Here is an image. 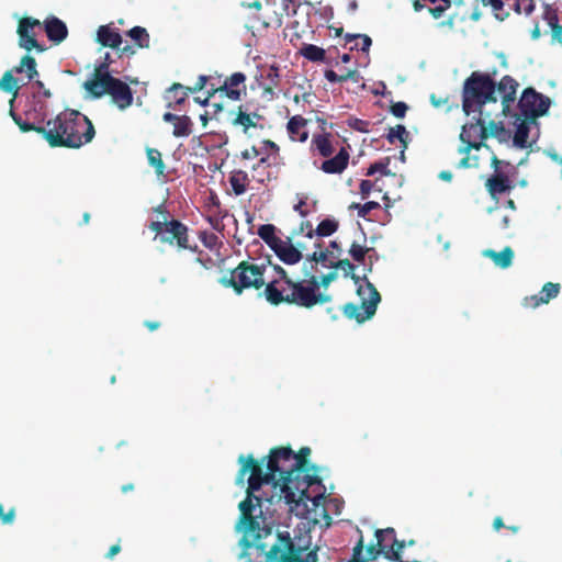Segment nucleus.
Wrapping results in <instances>:
<instances>
[{"mask_svg":"<svg viewBox=\"0 0 562 562\" xmlns=\"http://www.w3.org/2000/svg\"><path fill=\"white\" fill-rule=\"evenodd\" d=\"M300 55H302L305 59L313 63L325 61L326 52L324 48L316 46L314 44H303L300 48Z\"/></svg>","mask_w":562,"mask_h":562,"instance_id":"e433bc0d","label":"nucleus"},{"mask_svg":"<svg viewBox=\"0 0 562 562\" xmlns=\"http://www.w3.org/2000/svg\"><path fill=\"white\" fill-rule=\"evenodd\" d=\"M127 35L137 44L138 47L144 48L149 46V34L146 29L142 26L132 27Z\"/></svg>","mask_w":562,"mask_h":562,"instance_id":"49530a36","label":"nucleus"},{"mask_svg":"<svg viewBox=\"0 0 562 562\" xmlns=\"http://www.w3.org/2000/svg\"><path fill=\"white\" fill-rule=\"evenodd\" d=\"M451 5V0H413V9L415 12L427 9L430 15L436 20L441 19Z\"/></svg>","mask_w":562,"mask_h":562,"instance_id":"4be33fe9","label":"nucleus"},{"mask_svg":"<svg viewBox=\"0 0 562 562\" xmlns=\"http://www.w3.org/2000/svg\"><path fill=\"white\" fill-rule=\"evenodd\" d=\"M258 235L272 250L282 240L276 236V227L272 224H263L259 226Z\"/></svg>","mask_w":562,"mask_h":562,"instance_id":"ea45409f","label":"nucleus"},{"mask_svg":"<svg viewBox=\"0 0 562 562\" xmlns=\"http://www.w3.org/2000/svg\"><path fill=\"white\" fill-rule=\"evenodd\" d=\"M238 526L243 530L240 539L244 562H317V550H310L303 558V552L308 549L310 541H297L289 531L273 530L272 527H260L258 517L249 513V502L241 501Z\"/></svg>","mask_w":562,"mask_h":562,"instance_id":"f257e3e1","label":"nucleus"},{"mask_svg":"<svg viewBox=\"0 0 562 562\" xmlns=\"http://www.w3.org/2000/svg\"><path fill=\"white\" fill-rule=\"evenodd\" d=\"M528 120H522L516 128L514 135V145L518 148H526L528 146V136H529V126L527 123Z\"/></svg>","mask_w":562,"mask_h":562,"instance_id":"a18cd8bd","label":"nucleus"},{"mask_svg":"<svg viewBox=\"0 0 562 562\" xmlns=\"http://www.w3.org/2000/svg\"><path fill=\"white\" fill-rule=\"evenodd\" d=\"M326 487L319 477V485L313 484L310 488H299L293 502H284L290 507V512L295 516L306 519L313 525H331V517L325 507Z\"/></svg>","mask_w":562,"mask_h":562,"instance_id":"423d86ee","label":"nucleus"},{"mask_svg":"<svg viewBox=\"0 0 562 562\" xmlns=\"http://www.w3.org/2000/svg\"><path fill=\"white\" fill-rule=\"evenodd\" d=\"M488 137L486 120L483 117V111L474 115L472 120L462 126L460 140L463 146L460 147V154H469L471 149H480L483 145L482 140Z\"/></svg>","mask_w":562,"mask_h":562,"instance_id":"ddd939ff","label":"nucleus"},{"mask_svg":"<svg viewBox=\"0 0 562 562\" xmlns=\"http://www.w3.org/2000/svg\"><path fill=\"white\" fill-rule=\"evenodd\" d=\"M324 76L329 82H345L351 80L358 83L361 80V76L357 69H349L342 75L336 74L333 69H327Z\"/></svg>","mask_w":562,"mask_h":562,"instance_id":"4c0bfd02","label":"nucleus"},{"mask_svg":"<svg viewBox=\"0 0 562 562\" xmlns=\"http://www.w3.org/2000/svg\"><path fill=\"white\" fill-rule=\"evenodd\" d=\"M211 80H213V76L201 75V76H199L195 85L193 87H187V90L190 91L191 93H195V92L202 91L204 89L207 90L209 82Z\"/></svg>","mask_w":562,"mask_h":562,"instance_id":"6e6d98bb","label":"nucleus"},{"mask_svg":"<svg viewBox=\"0 0 562 562\" xmlns=\"http://www.w3.org/2000/svg\"><path fill=\"white\" fill-rule=\"evenodd\" d=\"M385 137L391 145L398 140L403 147L406 148L409 134L404 125L398 124L394 127H390Z\"/></svg>","mask_w":562,"mask_h":562,"instance_id":"a19ab883","label":"nucleus"},{"mask_svg":"<svg viewBox=\"0 0 562 562\" xmlns=\"http://www.w3.org/2000/svg\"><path fill=\"white\" fill-rule=\"evenodd\" d=\"M99 83L94 82L92 85L97 89V91L90 93L92 98L100 99L108 94L120 110H125L132 105L134 99L133 91L126 82L115 77H106Z\"/></svg>","mask_w":562,"mask_h":562,"instance_id":"9b49d317","label":"nucleus"},{"mask_svg":"<svg viewBox=\"0 0 562 562\" xmlns=\"http://www.w3.org/2000/svg\"><path fill=\"white\" fill-rule=\"evenodd\" d=\"M189 93L191 92L187 90V87L175 82L167 91L168 108L178 110L187 101Z\"/></svg>","mask_w":562,"mask_h":562,"instance_id":"bb28decb","label":"nucleus"},{"mask_svg":"<svg viewBox=\"0 0 562 562\" xmlns=\"http://www.w3.org/2000/svg\"><path fill=\"white\" fill-rule=\"evenodd\" d=\"M497 70L491 74L473 71L463 83L462 110L467 115L481 113L486 103H496V82L494 76Z\"/></svg>","mask_w":562,"mask_h":562,"instance_id":"6e6552de","label":"nucleus"},{"mask_svg":"<svg viewBox=\"0 0 562 562\" xmlns=\"http://www.w3.org/2000/svg\"><path fill=\"white\" fill-rule=\"evenodd\" d=\"M519 82L509 75H505L496 83V91L501 94L502 111L505 115L510 112V108L517 98Z\"/></svg>","mask_w":562,"mask_h":562,"instance_id":"a211bd4d","label":"nucleus"},{"mask_svg":"<svg viewBox=\"0 0 562 562\" xmlns=\"http://www.w3.org/2000/svg\"><path fill=\"white\" fill-rule=\"evenodd\" d=\"M274 270L279 277L277 279H273L272 281H279V286H285L288 283L292 281L288 272L281 266H274Z\"/></svg>","mask_w":562,"mask_h":562,"instance_id":"338daca9","label":"nucleus"},{"mask_svg":"<svg viewBox=\"0 0 562 562\" xmlns=\"http://www.w3.org/2000/svg\"><path fill=\"white\" fill-rule=\"evenodd\" d=\"M380 209V203L375 202V201H369L364 204H361V206H359V212H358V216L359 217H362V218H366L367 215L373 211V210H378Z\"/></svg>","mask_w":562,"mask_h":562,"instance_id":"69168bd1","label":"nucleus"},{"mask_svg":"<svg viewBox=\"0 0 562 562\" xmlns=\"http://www.w3.org/2000/svg\"><path fill=\"white\" fill-rule=\"evenodd\" d=\"M389 165H390V157H385V158L370 165L366 175L373 176L374 173L380 172L382 176L395 177V173H392L389 170Z\"/></svg>","mask_w":562,"mask_h":562,"instance_id":"09e8293b","label":"nucleus"},{"mask_svg":"<svg viewBox=\"0 0 562 562\" xmlns=\"http://www.w3.org/2000/svg\"><path fill=\"white\" fill-rule=\"evenodd\" d=\"M312 148L318 151L322 157L328 158L334 154V146L330 134H314L311 142Z\"/></svg>","mask_w":562,"mask_h":562,"instance_id":"2f4dec72","label":"nucleus"},{"mask_svg":"<svg viewBox=\"0 0 562 562\" xmlns=\"http://www.w3.org/2000/svg\"><path fill=\"white\" fill-rule=\"evenodd\" d=\"M560 289L561 286L559 283L547 282L539 294L526 296L522 301V305L527 308H536L541 304H547L558 296Z\"/></svg>","mask_w":562,"mask_h":562,"instance_id":"6ab92c4d","label":"nucleus"},{"mask_svg":"<svg viewBox=\"0 0 562 562\" xmlns=\"http://www.w3.org/2000/svg\"><path fill=\"white\" fill-rule=\"evenodd\" d=\"M47 38L54 44H60L68 36V27L64 21L55 15L47 16L42 23Z\"/></svg>","mask_w":562,"mask_h":562,"instance_id":"aec40b11","label":"nucleus"},{"mask_svg":"<svg viewBox=\"0 0 562 562\" xmlns=\"http://www.w3.org/2000/svg\"><path fill=\"white\" fill-rule=\"evenodd\" d=\"M200 239L202 244L211 250L215 249L218 245V237L214 233L202 232Z\"/></svg>","mask_w":562,"mask_h":562,"instance_id":"4d7b16f0","label":"nucleus"},{"mask_svg":"<svg viewBox=\"0 0 562 562\" xmlns=\"http://www.w3.org/2000/svg\"><path fill=\"white\" fill-rule=\"evenodd\" d=\"M551 101L548 97L537 92L533 88H526L518 101V108L525 120L533 122L537 117L544 115Z\"/></svg>","mask_w":562,"mask_h":562,"instance_id":"4468645a","label":"nucleus"},{"mask_svg":"<svg viewBox=\"0 0 562 562\" xmlns=\"http://www.w3.org/2000/svg\"><path fill=\"white\" fill-rule=\"evenodd\" d=\"M148 164L155 169V173L160 177L165 176L166 166L162 160L161 153L156 148H146Z\"/></svg>","mask_w":562,"mask_h":562,"instance_id":"58836bf2","label":"nucleus"},{"mask_svg":"<svg viewBox=\"0 0 562 562\" xmlns=\"http://www.w3.org/2000/svg\"><path fill=\"white\" fill-rule=\"evenodd\" d=\"M408 106L405 102L398 101L391 105V113L398 119H403L406 115Z\"/></svg>","mask_w":562,"mask_h":562,"instance_id":"e2e57ef3","label":"nucleus"},{"mask_svg":"<svg viewBox=\"0 0 562 562\" xmlns=\"http://www.w3.org/2000/svg\"><path fill=\"white\" fill-rule=\"evenodd\" d=\"M369 125L370 122L357 117H351L348 120V126L361 133H369Z\"/></svg>","mask_w":562,"mask_h":562,"instance_id":"bf43d9fd","label":"nucleus"},{"mask_svg":"<svg viewBox=\"0 0 562 562\" xmlns=\"http://www.w3.org/2000/svg\"><path fill=\"white\" fill-rule=\"evenodd\" d=\"M384 535H394V528L389 527L385 529H376L375 530L376 543L368 546L366 549V553H363L364 544H363V538L361 536L359 541L357 542V544L353 548L351 562H368V561L375 560L381 553L384 554V551L386 549V543H383Z\"/></svg>","mask_w":562,"mask_h":562,"instance_id":"2eb2a0df","label":"nucleus"},{"mask_svg":"<svg viewBox=\"0 0 562 562\" xmlns=\"http://www.w3.org/2000/svg\"><path fill=\"white\" fill-rule=\"evenodd\" d=\"M488 130V136L499 137L502 134L506 133L504 125L501 122H495L491 120L486 125Z\"/></svg>","mask_w":562,"mask_h":562,"instance_id":"680f3d73","label":"nucleus"},{"mask_svg":"<svg viewBox=\"0 0 562 562\" xmlns=\"http://www.w3.org/2000/svg\"><path fill=\"white\" fill-rule=\"evenodd\" d=\"M328 267L342 269L345 271V276L350 274L353 282L358 285L357 294L361 302L360 304H345L342 307L345 316L349 319H356L359 324L370 319L375 314L378 304L381 301V295L375 286L367 279V277L360 278L353 273L355 266L349 259L330 261Z\"/></svg>","mask_w":562,"mask_h":562,"instance_id":"20e7f679","label":"nucleus"},{"mask_svg":"<svg viewBox=\"0 0 562 562\" xmlns=\"http://www.w3.org/2000/svg\"><path fill=\"white\" fill-rule=\"evenodd\" d=\"M9 113H10V116L12 117V120L14 121V123L19 126V128L23 133L36 132L37 134L42 135L43 138L45 139V133H47L46 125L42 126V125H36L31 122L23 121L22 117L14 112L13 108H10Z\"/></svg>","mask_w":562,"mask_h":562,"instance_id":"c9c22d12","label":"nucleus"},{"mask_svg":"<svg viewBox=\"0 0 562 562\" xmlns=\"http://www.w3.org/2000/svg\"><path fill=\"white\" fill-rule=\"evenodd\" d=\"M192 133V121L187 115H179L173 124V136L187 137Z\"/></svg>","mask_w":562,"mask_h":562,"instance_id":"79ce46f5","label":"nucleus"},{"mask_svg":"<svg viewBox=\"0 0 562 562\" xmlns=\"http://www.w3.org/2000/svg\"><path fill=\"white\" fill-rule=\"evenodd\" d=\"M338 229V222L334 218L323 220L315 229V236L327 237L333 235Z\"/></svg>","mask_w":562,"mask_h":562,"instance_id":"de8ad7c7","label":"nucleus"},{"mask_svg":"<svg viewBox=\"0 0 562 562\" xmlns=\"http://www.w3.org/2000/svg\"><path fill=\"white\" fill-rule=\"evenodd\" d=\"M368 251H369V248H366L356 241L352 243L349 248L350 256L357 262H362L364 260V257Z\"/></svg>","mask_w":562,"mask_h":562,"instance_id":"864d4df0","label":"nucleus"},{"mask_svg":"<svg viewBox=\"0 0 562 562\" xmlns=\"http://www.w3.org/2000/svg\"><path fill=\"white\" fill-rule=\"evenodd\" d=\"M97 41L104 47L119 48L122 44V36L109 25H101L97 32Z\"/></svg>","mask_w":562,"mask_h":562,"instance_id":"a878e982","label":"nucleus"},{"mask_svg":"<svg viewBox=\"0 0 562 562\" xmlns=\"http://www.w3.org/2000/svg\"><path fill=\"white\" fill-rule=\"evenodd\" d=\"M238 462L240 464V469L236 476V484L244 486L246 482L245 477L247 473H249V477L247 480L248 486L246 491L247 496L244 501L249 502V513H254L258 507L259 515H262V502L267 501L272 503L273 496L263 498L262 496H258L255 493L259 491L263 484H272L274 487L276 476L273 472L269 471L268 469L263 471L262 463L257 461L252 454H248L247 457L240 454Z\"/></svg>","mask_w":562,"mask_h":562,"instance_id":"0eeeda50","label":"nucleus"},{"mask_svg":"<svg viewBox=\"0 0 562 562\" xmlns=\"http://www.w3.org/2000/svg\"><path fill=\"white\" fill-rule=\"evenodd\" d=\"M514 10L520 14L524 13L529 15L535 10V1L533 0H516L513 4Z\"/></svg>","mask_w":562,"mask_h":562,"instance_id":"603ef678","label":"nucleus"},{"mask_svg":"<svg viewBox=\"0 0 562 562\" xmlns=\"http://www.w3.org/2000/svg\"><path fill=\"white\" fill-rule=\"evenodd\" d=\"M45 140L50 147L80 148L90 143L95 130L92 122L77 110H65L46 122Z\"/></svg>","mask_w":562,"mask_h":562,"instance_id":"7ed1b4c3","label":"nucleus"},{"mask_svg":"<svg viewBox=\"0 0 562 562\" xmlns=\"http://www.w3.org/2000/svg\"><path fill=\"white\" fill-rule=\"evenodd\" d=\"M269 85L265 87V91L272 93L273 89L279 85V69L277 67H270L267 74Z\"/></svg>","mask_w":562,"mask_h":562,"instance_id":"5fc2aeb1","label":"nucleus"},{"mask_svg":"<svg viewBox=\"0 0 562 562\" xmlns=\"http://www.w3.org/2000/svg\"><path fill=\"white\" fill-rule=\"evenodd\" d=\"M13 72H25L27 81H33L38 76L35 58L30 55H25L21 58L19 65L14 66L12 70H8L2 75L0 79V90L12 93V98L9 101L10 108H13L14 101L20 90L18 79L13 77Z\"/></svg>","mask_w":562,"mask_h":562,"instance_id":"f8f14e48","label":"nucleus"},{"mask_svg":"<svg viewBox=\"0 0 562 562\" xmlns=\"http://www.w3.org/2000/svg\"><path fill=\"white\" fill-rule=\"evenodd\" d=\"M222 80H221V76H217V77H213V80H211L209 82V88H207V94L209 97H213L215 93H221L222 94Z\"/></svg>","mask_w":562,"mask_h":562,"instance_id":"0e129e2a","label":"nucleus"},{"mask_svg":"<svg viewBox=\"0 0 562 562\" xmlns=\"http://www.w3.org/2000/svg\"><path fill=\"white\" fill-rule=\"evenodd\" d=\"M484 4H488L496 19L503 21L508 16V12H504V2L502 0H483Z\"/></svg>","mask_w":562,"mask_h":562,"instance_id":"8fccbe9b","label":"nucleus"},{"mask_svg":"<svg viewBox=\"0 0 562 562\" xmlns=\"http://www.w3.org/2000/svg\"><path fill=\"white\" fill-rule=\"evenodd\" d=\"M295 457L291 447L272 448L268 456V470L276 476L274 488H279V501L293 502L299 488H310L319 485L318 468H313V474L296 475Z\"/></svg>","mask_w":562,"mask_h":562,"instance_id":"f03ea898","label":"nucleus"},{"mask_svg":"<svg viewBox=\"0 0 562 562\" xmlns=\"http://www.w3.org/2000/svg\"><path fill=\"white\" fill-rule=\"evenodd\" d=\"M106 77H113V76L110 75V72H109V65L106 63H101L99 66H97L94 68V71H93L91 78L83 82L85 90L89 94L92 93L93 91H97V89H94L92 87V85L94 82L100 85L99 82L102 81L103 79H105Z\"/></svg>","mask_w":562,"mask_h":562,"instance_id":"72a5a7b5","label":"nucleus"},{"mask_svg":"<svg viewBox=\"0 0 562 562\" xmlns=\"http://www.w3.org/2000/svg\"><path fill=\"white\" fill-rule=\"evenodd\" d=\"M33 88H36L37 91L35 93H40L41 98L43 99H49L52 98V91L47 88H45L44 82L41 80H35L33 82Z\"/></svg>","mask_w":562,"mask_h":562,"instance_id":"774afa93","label":"nucleus"},{"mask_svg":"<svg viewBox=\"0 0 562 562\" xmlns=\"http://www.w3.org/2000/svg\"><path fill=\"white\" fill-rule=\"evenodd\" d=\"M288 7L283 1L265 0L261 12L257 13L255 19L266 29H279L282 25L283 16Z\"/></svg>","mask_w":562,"mask_h":562,"instance_id":"f3484780","label":"nucleus"},{"mask_svg":"<svg viewBox=\"0 0 562 562\" xmlns=\"http://www.w3.org/2000/svg\"><path fill=\"white\" fill-rule=\"evenodd\" d=\"M259 149L261 150V154L262 153H265V154L271 153L273 155V160H278L280 148L274 142H272L270 139H265V140H262L261 147Z\"/></svg>","mask_w":562,"mask_h":562,"instance_id":"13d9d810","label":"nucleus"},{"mask_svg":"<svg viewBox=\"0 0 562 562\" xmlns=\"http://www.w3.org/2000/svg\"><path fill=\"white\" fill-rule=\"evenodd\" d=\"M42 23L34 18L24 16L21 18L18 24L16 33L19 36V46L26 52L36 49L44 52V47L37 42L34 27L41 26Z\"/></svg>","mask_w":562,"mask_h":562,"instance_id":"dca6fc26","label":"nucleus"},{"mask_svg":"<svg viewBox=\"0 0 562 562\" xmlns=\"http://www.w3.org/2000/svg\"><path fill=\"white\" fill-rule=\"evenodd\" d=\"M311 454V449L308 447H302L297 453L294 452L295 457V465L294 472L296 471V475L305 476V474H313L314 469L317 468L314 464L308 462V457Z\"/></svg>","mask_w":562,"mask_h":562,"instance_id":"c85d7f7f","label":"nucleus"},{"mask_svg":"<svg viewBox=\"0 0 562 562\" xmlns=\"http://www.w3.org/2000/svg\"><path fill=\"white\" fill-rule=\"evenodd\" d=\"M248 173L244 170H234L229 176V183L235 195H241L247 191L249 184Z\"/></svg>","mask_w":562,"mask_h":562,"instance_id":"473e14b6","label":"nucleus"},{"mask_svg":"<svg viewBox=\"0 0 562 562\" xmlns=\"http://www.w3.org/2000/svg\"><path fill=\"white\" fill-rule=\"evenodd\" d=\"M485 187L493 198L513 189L510 179L503 172H495L485 182Z\"/></svg>","mask_w":562,"mask_h":562,"instance_id":"b1692460","label":"nucleus"},{"mask_svg":"<svg viewBox=\"0 0 562 562\" xmlns=\"http://www.w3.org/2000/svg\"><path fill=\"white\" fill-rule=\"evenodd\" d=\"M405 546L406 542L404 540L393 538V541L390 544L386 543L384 557L390 561H401V554Z\"/></svg>","mask_w":562,"mask_h":562,"instance_id":"37998d69","label":"nucleus"},{"mask_svg":"<svg viewBox=\"0 0 562 562\" xmlns=\"http://www.w3.org/2000/svg\"><path fill=\"white\" fill-rule=\"evenodd\" d=\"M350 154L346 147H341L334 157H328L321 165V170L328 175L341 173L347 168Z\"/></svg>","mask_w":562,"mask_h":562,"instance_id":"5701e85b","label":"nucleus"},{"mask_svg":"<svg viewBox=\"0 0 562 562\" xmlns=\"http://www.w3.org/2000/svg\"><path fill=\"white\" fill-rule=\"evenodd\" d=\"M246 76L243 72H234L227 77L222 85V95L236 101L240 99L241 92L246 91Z\"/></svg>","mask_w":562,"mask_h":562,"instance_id":"412c9836","label":"nucleus"},{"mask_svg":"<svg viewBox=\"0 0 562 562\" xmlns=\"http://www.w3.org/2000/svg\"><path fill=\"white\" fill-rule=\"evenodd\" d=\"M281 261L286 265H295L302 259V252L293 244L281 240L273 249Z\"/></svg>","mask_w":562,"mask_h":562,"instance_id":"393cba45","label":"nucleus"},{"mask_svg":"<svg viewBox=\"0 0 562 562\" xmlns=\"http://www.w3.org/2000/svg\"><path fill=\"white\" fill-rule=\"evenodd\" d=\"M313 247L315 248V250L311 255L306 256L307 262H316V263L317 262H326L329 257L335 256V252L330 251L329 249L321 250L323 247V244L319 243L318 240H315L313 243Z\"/></svg>","mask_w":562,"mask_h":562,"instance_id":"c03bdc74","label":"nucleus"},{"mask_svg":"<svg viewBox=\"0 0 562 562\" xmlns=\"http://www.w3.org/2000/svg\"><path fill=\"white\" fill-rule=\"evenodd\" d=\"M148 228L155 233L154 239L161 244L176 247L179 251H199L196 244H190L188 226L179 220L171 218L168 221L167 217H164V221L150 222Z\"/></svg>","mask_w":562,"mask_h":562,"instance_id":"9d476101","label":"nucleus"},{"mask_svg":"<svg viewBox=\"0 0 562 562\" xmlns=\"http://www.w3.org/2000/svg\"><path fill=\"white\" fill-rule=\"evenodd\" d=\"M353 41H362L363 42V46L361 47V50L367 53L369 52L370 49V46L372 44V40L369 35L367 34H350V33H347L345 35V42L346 43H351Z\"/></svg>","mask_w":562,"mask_h":562,"instance_id":"3c124183","label":"nucleus"},{"mask_svg":"<svg viewBox=\"0 0 562 562\" xmlns=\"http://www.w3.org/2000/svg\"><path fill=\"white\" fill-rule=\"evenodd\" d=\"M261 116L257 113H247L243 111V108H238V112L236 117L233 121L234 125H239L243 127L244 133H247L250 127H256L257 122Z\"/></svg>","mask_w":562,"mask_h":562,"instance_id":"f704fd0d","label":"nucleus"},{"mask_svg":"<svg viewBox=\"0 0 562 562\" xmlns=\"http://www.w3.org/2000/svg\"><path fill=\"white\" fill-rule=\"evenodd\" d=\"M483 255L487 258H491L497 267L503 269L512 266L514 259V251L509 246L505 247L499 252L493 249H486L483 251Z\"/></svg>","mask_w":562,"mask_h":562,"instance_id":"7c9ffc66","label":"nucleus"},{"mask_svg":"<svg viewBox=\"0 0 562 562\" xmlns=\"http://www.w3.org/2000/svg\"><path fill=\"white\" fill-rule=\"evenodd\" d=\"M308 283L302 281H291L285 286H279V281H269L263 295L268 303L278 306L282 303L293 304L300 307L312 308L314 306V290H318V278L310 274Z\"/></svg>","mask_w":562,"mask_h":562,"instance_id":"39448f33","label":"nucleus"},{"mask_svg":"<svg viewBox=\"0 0 562 562\" xmlns=\"http://www.w3.org/2000/svg\"><path fill=\"white\" fill-rule=\"evenodd\" d=\"M307 121L301 116H292L288 122V132L293 140L305 142L308 137V133L305 130Z\"/></svg>","mask_w":562,"mask_h":562,"instance_id":"cd10ccee","label":"nucleus"},{"mask_svg":"<svg viewBox=\"0 0 562 562\" xmlns=\"http://www.w3.org/2000/svg\"><path fill=\"white\" fill-rule=\"evenodd\" d=\"M48 112V104L46 101L41 98L40 93H33L31 105L26 111V114L30 119L34 121H44Z\"/></svg>","mask_w":562,"mask_h":562,"instance_id":"c756f323","label":"nucleus"},{"mask_svg":"<svg viewBox=\"0 0 562 562\" xmlns=\"http://www.w3.org/2000/svg\"><path fill=\"white\" fill-rule=\"evenodd\" d=\"M302 238L307 240H313L315 237V229H313L312 223L310 221H305L301 223L300 233Z\"/></svg>","mask_w":562,"mask_h":562,"instance_id":"052dcab7","label":"nucleus"},{"mask_svg":"<svg viewBox=\"0 0 562 562\" xmlns=\"http://www.w3.org/2000/svg\"><path fill=\"white\" fill-rule=\"evenodd\" d=\"M266 265L256 263L254 260H243L231 270L229 277L224 276L220 283L224 288L233 289L234 293L241 295L246 290L260 291L267 286L265 280Z\"/></svg>","mask_w":562,"mask_h":562,"instance_id":"1a4fd4ad","label":"nucleus"}]
</instances>
